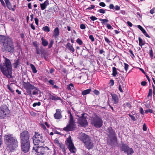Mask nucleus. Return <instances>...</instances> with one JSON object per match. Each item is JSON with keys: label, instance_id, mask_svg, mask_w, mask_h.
<instances>
[{"label": "nucleus", "instance_id": "nucleus-1", "mask_svg": "<svg viewBox=\"0 0 155 155\" xmlns=\"http://www.w3.org/2000/svg\"><path fill=\"white\" fill-rule=\"evenodd\" d=\"M20 136L21 150L25 153L27 152L30 147L29 133L27 131L25 130L20 134Z\"/></svg>", "mask_w": 155, "mask_h": 155}, {"label": "nucleus", "instance_id": "nucleus-2", "mask_svg": "<svg viewBox=\"0 0 155 155\" xmlns=\"http://www.w3.org/2000/svg\"><path fill=\"white\" fill-rule=\"evenodd\" d=\"M0 42L3 43L5 51L11 53L14 52V47L12 39L7 36L0 35Z\"/></svg>", "mask_w": 155, "mask_h": 155}, {"label": "nucleus", "instance_id": "nucleus-3", "mask_svg": "<svg viewBox=\"0 0 155 155\" xmlns=\"http://www.w3.org/2000/svg\"><path fill=\"white\" fill-rule=\"evenodd\" d=\"M0 67L2 73L6 77L10 78L12 70L10 61L8 59H5L4 62L1 64Z\"/></svg>", "mask_w": 155, "mask_h": 155}, {"label": "nucleus", "instance_id": "nucleus-4", "mask_svg": "<svg viewBox=\"0 0 155 155\" xmlns=\"http://www.w3.org/2000/svg\"><path fill=\"white\" fill-rule=\"evenodd\" d=\"M5 143L11 150L14 149L18 146V142L15 137L12 135H5L4 136Z\"/></svg>", "mask_w": 155, "mask_h": 155}, {"label": "nucleus", "instance_id": "nucleus-5", "mask_svg": "<svg viewBox=\"0 0 155 155\" xmlns=\"http://www.w3.org/2000/svg\"><path fill=\"white\" fill-rule=\"evenodd\" d=\"M80 138L85 144L86 147L89 149H91L93 147V143L90 138L87 135L83 133L80 134Z\"/></svg>", "mask_w": 155, "mask_h": 155}, {"label": "nucleus", "instance_id": "nucleus-6", "mask_svg": "<svg viewBox=\"0 0 155 155\" xmlns=\"http://www.w3.org/2000/svg\"><path fill=\"white\" fill-rule=\"evenodd\" d=\"M32 139L33 143L35 146L42 143L45 142L42 135L36 132H35Z\"/></svg>", "mask_w": 155, "mask_h": 155}, {"label": "nucleus", "instance_id": "nucleus-7", "mask_svg": "<svg viewBox=\"0 0 155 155\" xmlns=\"http://www.w3.org/2000/svg\"><path fill=\"white\" fill-rule=\"evenodd\" d=\"M91 124L96 127L100 128L103 124V120L99 117L96 116L92 118L91 121Z\"/></svg>", "mask_w": 155, "mask_h": 155}, {"label": "nucleus", "instance_id": "nucleus-8", "mask_svg": "<svg viewBox=\"0 0 155 155\" xmlns=\"http://www.w3.org/2000/svg\"><path fill=\"white\" fill-rule=\"evenodd\" d=\"M66 142L68 146V148L70 152L71 153H75L76 149L72 141L71 137L70 136L67 139Z\"/></svg>", "mask_w": 155, "mask_h": 155}, {"label": "nucleus", "instance_id": "nucleus-9", "mask_svg": "<svg viewBox=\"0 0 155 155\" xmlns=\"http://www.w3.org/2000/svg\"><path fill=\"white\" fill-rule=\"evenodd\" d=\"M120 150L124 153H127V155H132L134 153L133 149L130 147L126 144L122 143L120 147Z\"/></svg>", "mask_w": 155, "mask_h": 155}, {"label": "nucleus", "instance_id": "nucleus-10", "mask_svg": "<svg viewBox=\"0 0 155 155\" xmlns=\"http://www.w3.org/2000/svg\"><path fill=\"white\" fill-rule=\"evenodd\" d=\"M23 85L24 88L26 90L27 95H29L30 97H32L31 89H33L34 86L31 85L29 82H24Z\"/></svg>", "mask_w": 155, "mask_h": 155}, {"label": "nucleus", "instance_id": "nucleus-11", "mask_svg": "<svg viewBox=\"0 0 155 155\" xmlns=\"http://www.w3.org/2000/svg\"><path fill=\"white\" fill-rule=\"evenodd\" d=\"M33 150H35L37 153L36 155H40L43 154L46 151V148L42 147H39L38 145L35 146L33 147Z\"/></svg>", "mask_w": 155, "mask_h": 155}, {"label": "nucleus", "instance_id": "nucleus-12", "mask_svg": "<svg viewBox=\"0 0 155 155\" xmlns=\"http://www.w3.org/2000/svg\"><path fill=\"white\" fill-rule=\"evenodd\" d=\"M8 112V109L6 105H3L0 106V117L4 118Z\"/></svg>", "mask_w": 155, "mask_h": 155}, {"label": "nucleus", "instance_id": "nucleus-13", "mask_svg": "<svg viewBox=\"0 0 155 155\" xmlns=\"http://www.w3.org/2000/svg\"><path fill=\"white\" fill-rule=\"evenodd\" d=\"M73 118L70 112L69 124L66 127L63 128V130L66 131L72 130L73 129Z\"/></svg>", "mask_w": 155, "mask_h": 155}, {"label": "nucleus", "instance_id": "nucleus-14", "mask_svg": "<svg viewBox=\"0 0 155 155\" xmlns=\"http://www.w3.org/2000/svg\"><path fill=\"white\" fill-rule=\"evenodd\" d=\"M84 115V114H82L81 116L79 117L78 123L82 126L86 127L88 125V123Z\"/></svg>", "mask_w": 155, "mask_h": 155}, {"label": "nucleus", "instance_id": "nucleus-15", "mask_svg": "<svg viewBox=\"0 0 155 155\" xmlns=\"http://www.w3.org/2000/svg\"><path fill=\"white\" fill-rule=\"evenodd\" d=\"M109 131V136L110 139L114 140H116V137L115 136V133L111 127H109L108 129Z\"/></svg>", "mask_w": 155, "mask_h": 155}, {"label": "nucleus", "instance_id": "nucleus-16", "mask_svg": "<svg viewBox=\"0 0 155 155\" xmlns=\"http://www.w3.org/2000/svg\"><path fill=\"white\" fill-rule=\"evenodd\" d=\"M112 101L114 104H117L118 102V98L117 95L115 94H111Z\"/></svg>", "mask_w": 155, "mask_h": 155}, {"label": "nucleus", "instance_id": "nucleus-17", "mask_svg": "<svg viewBox=\"0 0 155 155\" xmlns=\"http://www.w3.org/2000/svg\"><path fill=\"white\" fill-rule=\"evenodd\" d=\"M54 118L56 119H61L62 117L61 115V110H60L57 109L56 110V112L54 115Z\"/></svg>", "mask_w": 155, "mask_h": 155}, {"label": "nucleus", "instance_id": "nucleus-18", "mask_svg": "<svg viewBox=\"0 0 155 155\" xmlns=\"http://www.w3.org/2000/svg\"><path fill=\"white\" fill-rule=\"evenodd\" d=\"M59 29L58 27L55 28L54 30L53 37L55 38H57L59 35Z\"/></svg>", "mask_w": 155, "mask_h": 155}, {"label": "nucleus", "instance_id": "nucleus-19", "mask_svg": "<svg viewBox=\"0 0 155 155\" xmlns=\"http://www.w3.org/2000/svg\"><path fill=\"white\" fill-rule=\"evenodd\" d=\"M49 4L48 0H46L43 3L40 4V5L42 10L45 9L47 6Z\"/></svg>", "mask_w": 155, "mask_h": 155}, {"label": "nucleus", "instance_id": "nucleus-20", "mask_svg": "<svg viewBox=\"0 0 155 155\" xmlns=\"http://www.w3.org/2000/svg\"><path fill=\"white\" fill-rule=\"evenodd\" d=\"M6 4L8 7V8L9 9L13 11H14L15 10V9L14 8H12V6L11 5L10 2L9 0H4Z\"/></svg>", "mask_w": 155, "mask_h": 155}, {"label": "nucleus", "instance_id": "nucleus-21", "mask_svg": "<svg viewBox=\"0 0 155 155\" xmlns=\"http://www.w3.org/2000/svg\"><path fill=\"white\" fill-rule=\"evenodd\" d=\"M66 47L68 49L70 50V51L72 52H74V49L70 43L69 42L67 44Z\"/></svg>", "mask_w": 155, "mask_h": 155}, {"label": "nucleus", "instance_id": "nucleus-22", "mask_svg": "<svg viewBox=\"0 0 155 155\" xmlns=\"http://www.w3.org/2000/svg\"><path fill=\"white\" fill-rule=\"evenodd\" d=\"M49 98L50 99L53 100V101H57L58 100H61V98L58 97L57 96H54L51 94H50L49 95Z\"/></svg>", "mask_w": 155, "mask_h": 155}, {"label": "nucleus", "instance_id": "nucleus-23", "mask_svg": "<svg viewBox=\"0 0 155 155\" xmlns=\"http://www.w3.org/2000/svg\"><path fill=\"white\" fill-rule=\"evenodd\" d=\"M41 40L42 41L41 44L43 46H46L48 45V41L44 39L43 37L41 38Z\"/></svg>", "mask_w": 155, "mask_h": 155}, {"label": "nucleus", "instance_id": "nucleus-24", "mask_svg": "<svg viewBox=\"0 0 155 155\" xmlns=\"http://www.w3.org/2000/svg\"><path fill=\"white\" fill-rule=\"evenodd\" d=\"M138 40L139 45L140 46L142 47L143 45H145V42L144 41H143L140 37L138 38Z\"/></svg>", "mask_w": 155, "mask_h": 155}, {"label": "nucleus", "instance_id": "nucleus-25", "mask_svg": "<svg viewBox=\"0 0 155 155\" xmlns=\"http://www.w3.org/2000/svg\"><path fill=\"white\" fill-rule=\"evenodd\" d=\"M91 91L90 89L85 90L82 92V94L83 95H84L89 94Z\"/></svg>", "mask_w": 155, "mask_h": 155}, {"label": "nucleus", "instance_id": "nucleus-26", "mask_svg": "<svg viewBox=\"0 0 155 155\" xmlns=\"http://www.w3.org/2000/svg\"><path fill=\"white\" fill-rule=\"evenodd\" d=\"M31 90H33L32 92V94L33 95L38 94V88L35 87L34 86V88L33 89H31Z\"/></svg>", "mask_w": 155, "mask_h": 155}, {"label": "nucleus", "instance_id": "nucleus-27", "mask_svg": "<svg viewBox=\"0 0 155 155\" xmlns=\"http://www.w3.org/2000/svg\"><path fill=\"white\" fill-rule=\"evenodd\" d=\"M113 69V73L112 75L113 76L115 77L116 75L117 74V69L115 67H113L112 68Z\"/></svg>", "mask_w": 155, "mask_h": 155}, {"label": "nucleus", "instance_id": "nucleus-28", "mask_svg": "<svg viewBox=\"0 0 155 155\" xmlns=\"http://www.w3.org/2000/svg\"><path fill=\"white\" fill-rule=\"evenodd\" d=\"M30 66L31 68L32 69L33 73H36L37 72V71L34 65L33 64H31Z\"/></svg>", "mask_w": 155, "mask_h": 155}, {"label": "nucleus", "instance_id": "nucleus-29", "mask_svg": "<svg viewBox=\"0 0 155 155\" xmlns=\"http://www.w3.org/2000/svg\"><path fill=\"white\" fill-rule=\"evenodd\" d=\"M42 30L47 32H49L50 31L49 27L47 26H45L43 27L42 28Z\"/></svg>", "mask_w": 155, "mask_h": 155}, {"label": "nucleus", "instance_id": "nucleus-30", "mask_svg": "<svg viewBox=\"0 0 155 155\" xmlns=\"http://www.w3.org/2000/svg\"><path fill=\"white\" fill-rule=\"evenodd\" d=\"M141 31L146 37L149 38H150V36L146 32V31L144 29L143 30V31Z\"/></svg>", "mask_w": 155, "mask_h": 155}, {"label": "nucleus", "instance_id": "nucleus-31", "mask_svg": "<svg viewBox=\"0 0 155 155\" xmlns=\"http://www.w3.org/2000/svg\"><path fill=\"white\" fill-rule=\"evenodd\" d=\"M99 20L101 22V23L104 24L105 22H107L109 21L107 19H99Z\"/></svg>", "mask_w": 155, "mask_h": 155}, {"label": "nucleus", "instance_id": "nucleus-32", "mask_svg": "<svg viewBox=\"0 0 155 155\" xmlns=\"http://www.w3.org/2000/svg\"><path fill=\"white\" fill-rule=\"evenodd\" d=\"M73 85L72 84H70L68 86L67 88L69 90H71V89H73Z\"/></svg>", "mask_w": 155, "mask_h": 155}, {"label": "nucleus", "instance_id": "nucleus-33", "mask_svg": "<svg viewBox=\"0 0 155 155\" xmlns=\"http://www.w3.org/2000/svg\"><path fill=\"white\" fill-rule=\"evenodd\" d=\"M53 44H54V41L53 40L51 39L50 40L49 44L48 46V48H51L52 47Z\"/></svg>", "mask_w": 155, "mask_h": 155}, {"label": "nucleus", "instance_id": "nucleus-34", "mask_svg": "<svg viewBox=\"0 0 155 155\" xmlns=\"http://www.w3.org/2000/svg\"><path fill=\"white\" fill-rule=\"evenodd\" d=\"M76 42L79 45H82L83 43L82 41L79 38H78L77 39Z\"/></svg>", "mask_w": 155, "mask_h": 155}, {"label": "nucleus", "instance_id": "nucleus-35", "mask_svg": "<svg viewBox=\"0 0 155 155\" xmlns=\"http://www.w3.org/2000/svg\"><path fill=\"white\" fill-rule=\"evenodd\" d=\"M41 105V102H36L34 103L33 104V107H35L36 106H39Z\"/></svg>", "mask_w": 155, "mask_h": 155}, {"label": "nucleus", "instance_id": "nucleus-36", "mask_svg": "<svg viewBox=\"0 0 155 155\" xmlns=\"http://www.w3.org/2000/svg\"><path fill=\"white\" fill-rule=\"evenodd\" d=\"M97 12H99L100 13L102 14H104L105 13V10L103 9H99Z\"/></svg>", "mask_w": 155, "mask_h": 155}, {"label": "nucleus", "instance_id": "nucleus-37", "mask_svg": "<svg viewBox=\"0 0 155 155\" xmlns=\"http://www.w3.org/2000/svg\"><path fill=\"white\" fill-rule=\"evenodd\" d=\"M129 116L131 118V119L133 121H136V119L134 116L130 114H129Z\"/></svg>", "mask_w": 155, "mask_h": 155}, {"label": "nucleus", "instance_id": "nucleus-38", "mask_svg": "<svg viewBox=\"0 0 155 155\" xmlns=\"http://www.w3.org/2000/svg\"><path fill=\"white\" fill-rule=\"evenodd\" d=\"M153 113V110H152L150 109L146 110H145V113Z\"/></svg>", "mask_w": 155, "mask_h": 155}, {"label": "nucleus", "instance_id": "nucleus-39", "mask_svg": "<svg viewBox=\"0 0 155 155\" xmlns=\"http://www.w3.org/2000/svg\"><path fill=\"white\" fill-rule=\"evenodd\" d=\"M19 59H18L16 62L14 64V67L15 68L17 67L18 65L19 64Z\"/></svg>", "mask_w": 155, "mask_h": 155}, {"label": "nucleus", "instance_id": "nucleus-40", "mask_svg": "<svg viewBox=\"0 0 155 155\" xmlns=\"http://www.w3.org/2000/svg\"><path fill=\"white\" fill-rule=\"evenodd\" d=\"M124 69L126 71H127L128 69L129 66L128 64H127L126 63H124Z\"/></svg>", "mask_w": 155, "mask_h": 155}, {"label": "nucleus", "instance_id": "nucleus-41", "mask_svg": "<svg viewBox=\"0 0 155 155\" xmlns=\"http://www.w3.org/2000/svg\"><path fill=\"white\" fill-rule=\"evenodd\" d=\"M89 39L91 40V41L92 42L94 41V38L93 37L92 35H90L89 36Z\"/></svg>", "mask_w": 155, "mask_h": 155}, {"label": "nucleus", "instance_id": "nucleus-42", "mask_svg": "<svg viewBox=\"0 0 155 155\" xmlns=\"http://www.w3.org/2000/svg\"><path fill=\"white\" fill-rule=\"evenodd\" d=\"M80 28L82 29H85L86 28V26L84 24H81L80 25Z\"/></svg>", "mask_w": 155, "mask_h": 155}, {"label": "nucleus", "instance_id": "nucleus-43", "mask_svg": "<svg viewBox=\"0 0 155 155\" xmlns=\"http://www.w3.org/2000/svg\"><path fill=\"white\" fill-rule=\"evenodd\" d=\"M114 9L116 11H118L120 9V7L119 6L116 5L114 6Z\"/></svg>", "mask_w": 155, "mask_h": 155}, {"label": "nucleus", "instance_id": "nucleus-44", "mask_svg": "<svg viewBox=\"0 0 155 155\" xmlns=\"http://www.w3.org/2000/svg\"><path fill=\"white\" fill-rule=\"evenodd\" d=\"M95 7V6L94 5H91V7H89L86 9L87 10H91L92 9H94Z\"/></svg>", "mask_w": 155, "mask_h": 155}, {"label": "nucleus", "instance_id": "nucleus-45", "mask_svg": "<svg viewBox=\"0 0 155 155\" xmlns=\"http://www.w3.org/2000/svg\"><path fill=\"white\" fill-rule=\"evenodd\" d=\"M140 113L142 114L143 115L144 114V112L143 110V108L141 107H140Z\"/></svg>", "mask_w": 155, "mask_h": 155}, {"label": "nucleus", "instance_id": "nucleus-46", "mask_svg": "<svg viewBox=\"0 0 155 155\" xmlns=\"http://www.w3.org/2000/svg\"><path fill=\"white\" fill-rule=\"evenodd\" d=\"M124 87H122L121 84H120L119 85V90L121 92H123V88Z\"/></svg>", "mask_w": 155, "mask_h": 155}, {"label": "nucleus", "instance_id": "nucleus-47", "mask_svg": "<svg viewBox=\"0 0 155 155\" xmlns=\"http://www.w3.org/2000/svg\"><path fill=\"white\" fill-rule=\"evenodd\" d=\"M155 9V8H153L150 10V12L151 14H153L154 13Z\"/></svg>", "mask_w": 155, "mask_h": 155}, {"label": "nucleus", "instance_id": "nucleus-48", "mask_svg": "<svg viewBox=\"0 0 155 155\" xmlns=\"http://www.w3.org/2000/svg\"><path fill=\"white\" fill-rule=\"evenodd\" d=\"M90 19L93 21H94L97 19V18L94 16H92L90 17Z\"/></svg>", "mask_w": 155, "mask_h": 155}, {"label": "nucleus", "instance_id": "nucleus-49", "mask_svg": "<svg viewBox=\"0 0 155 155\" xmlns=\"http://www.w3.org/2000/svg\"><path fill=\"white\" fill-rule=\"evenodd\" d=\"M41 127L43 128L44 130H46V127L45 125L43 124H41Z\"/></svg>", "mask_w": 155, "mask_h": 155}, {"label": "nucleus", "instance_id": "nucleus-50", "mask_svg": "<svg viewBox=\"0 0 155 155\" xmlns=\"http://www.w3.org/2000/svg\"><path fill=\"white\" fill-rule=\"evenodd\" d=\"M114 6L113 4H110L109 5V8L110 9H114Z\"/></svg>", "mask_w": 155, "mask_h": 155}, {"label": "nucleus", "instance_id": "nucleus-51", "mask_svg": "<svg viewBox=\"0 0 155 155\" xmlns=\"http://www.w3.org/2000/svg\"><path fill=\"white\" fill-rule=\"evenodd\" d=\"M99 5L101 6L104 7L106 6L105 4L103 2H101L99 3Z\"/></svg>", "mask_w": 155, "mask_h": 155}, {"label": "nucleus", "instance_id": "nucleus-52", "mask_svg": "<svg viewBox=\"0 0 155 155\" xmlns=\"http://www.w3.org/2000/svg\"><path fill=\"white\" fill-rule=\"evenodd\" d=\"M149 54L151 58L153 57V52L152 49L150 51Z\"/></svg>", "mask_w": 155, "mask_h": 155}, {"label": "nucleus", "instance_id": "nucleus-53", "mask_svg": "<svg viewBox=\"0 0 155 155\" xmlns=\"http://www.w3.org/2000/svg\"><path fill=\"white\" fill-rule=\"evenodd\" d=\"M152 87L153 90V96H155V87L153 84L152 85Z\"/></svg>", "mask_w": 155, "mask_h": 155}, {"label": "nucleus", "instance_id": "nucleus-54", "mask_svg": "<svg viewBox=\"0 0 155 155\" xmlns=\"http://www.w3.org/2000/svg\"><path fill=\"white\" fill-rule=\"evenodd\" d=\"M8 89L12 92L13 93L14 92V91L13 90L12 88L10 86L8 85Z\"/></svg>", "mask_w": 155, "mask_h": 155}, {"label": "nucleus", "instance_id": "nucleus-55", "mask_svg": "<svg viewBox=\"0 0 155 155\" xmlns=\"http://www.w3.org/2000/svg\"><path fill=\"white\" fill-rule=\"evenodd\" d=\"M35 23L36 25H38V20L37 18H35Z\"/></svg>", "mask_w": 155, "mask_h": 155}, {"label": "nucleus", "instance_id": "nucleus-56", "mask_svg": "<svg viewBox=\"0 0 155 155\" xmlns=\"http://www.w3.org/2000/svg\"><path fill=\"white\" fill-rule=\"evenodd\" d=\"M49 83L50 84L53 85L54 83V81L52 80H50L48 81Z\"/></svg>", "mask_w": 155, "mask_h": 155}, {"label": "nucleus", "instance_id": "nucleus-57", "mask_svg": "<svg viewBox=\"0 0 155 155\" xmlns=\"http://www.w3.org/2000/svg\"><path fill=\"white\" fill-rule=\"evenodd\" d=\"M137 26V28L141 31L144 29L140 25H138Z\"/></svg>", "mask_w": 155, "mask_h": 155}, {"label": "nucleus", "instance_id": "nucleus-58", "mask_svg": "<svg viewBox=\"0 0 155 155\" xmlns=\"http://www.w3.org/2000/svg\"><path fill=\"white\" fill-rule=\"evenodd\" d=\"M143 129L144 131H146L147 130V127L145 124L143 125Z\"/></svg>", "mask_w": 155, "mask_h": 155}, {"label": "nucleus", "instance_id": "nucleus-59", "mask_svg": "<svg viewBox=\"0 0 155 155\" xmlns=\"http://www.w3.org/2000/svg\"><path fill=\"white\" fill-rule=\"evenodd\" d=\"M107 28L108 29H111V28H112V29L113 28H112L111 26L109 24H107Z\"/></svg>", "mask_w": 155, "mask_h": 155}, {"label": "nucleus", "instance_id": "nucleus-60", "mask_svg": "<svg viewBox=\"0 0 155 155\" xmlns=\"http://www.w3.org/2000/svg\"><path fill=\"white\" fill-rule=\"evenodd\" d=\"M121 13L123 15H124L126 14V12L125 11L121 10L120 12L118 14Z\"/></svg>", "mask_w": 155, "mask_h": 155}, {"label": "nucleus", "instance_id": "nucleus-61", "mask_svg": "<svg viewBox=\"0 0 155 155\" xmlns=\"http://www.w3.org/2000/svg\"><path fill=\"white\" fill-rule=\"evenodd\" d=\"M104 39H105V41L107 43H110V42L109 40L107 37H104Z\"/></svg>", "mask_w": 155, "mask_h": 155}, {"label": "nucleus", "instance_id": "nucleus-62", "mask_svg": "<svg viewBox=\"0 0 155 155\" xmlns=\"http://www.w3.org/2000/svg\"><path fill=\"white\" fill-rule=\"evenodd\" d=\"M94 94H95L96 95H98L99 94V91L97 90H94Z\"/></svg>", "mask_w": 155, "mask_h": 155}, {"label": "nucleus", "instance_id": "nucleus-63", "mask_svg": "<svg viewBox=\"0 0 155 155\" xmlns=\"http://www.w3.org/2000/svg\"><path fill=\"white\" fill-rule=\"evenodd\" d=\"M2 5L4 7L5 6V4L3 0H0Z\"/></svg>", "mask_w": 155, "mask_h": 155}, {"label": "nucleus", "instance_id": "nucleus-64", "mask_svg": "<svg viewBox=\"0 0 155 155\" xmlns=\"http://www.w3.org/2000/svg\"><path fill=\"white\" fill-rule=\"evenodd\" d=\"M147 84V82L146 81H142L141 83V84L142 86H145Z\"/></svg>", "mask_w": 155, "mask_h": 155}]
</instances>
